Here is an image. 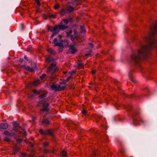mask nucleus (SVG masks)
Wrapping results in <instances>:
<instances>
[{
	"label": "nucleus",
	"instance_id": "f257e3e1",
	"mask_svg": "<svg viewBox=\"0 0 157 157\" xmlns=\"http://www.w3.org/2000/svg\"><path fill=\"white\" fill-rule=\"evenodd\" d=\"M156 34L157 22L151 29L150 33L144 38V41L147 44L141 45L140 48L132 55L131 58L132 60L135 62H137L141 59L147 58L148 52L157 43V41L154 38Z\"/></svg>",
	"mask_w": 157,
	"mask_h": 157
},
{
	"label": "nucleus",
	"instance_id": "f03ea898",
	"mask_svg": "<svg viewBox=\"0 0 157 157\" xmlns=\"http://www.w3.org/2000/svg\"><path fill=\"white\" fill-rule=\"evenodd\" d=\"M46 96V92L44 91L42 93L39 97V105H42V109L40 111V113L41 114L44 113H47L48 112V107L49 104L46 103L48 99L45 98Z\"/></svg>",
	"mask_w": 157,
	"mask_h": 157
},
{
	"label": "nucleus",
	"instance_id": "7ed1b4c3",
	"mask_svg": "<svg viewBox=\"0 0 157 157\" xmlns=\"http://www.w3.org/2000/svg\"><path fill=\"white\" fill-rule=\"evenodd\" d=\"M61 36L59 35L57 38H55L54 39L53 43L55 44V46H58L59 47V51L61 52L63 50V44L62 43H59L57 42V40H60L61 38Z\"/></svg>",
	"mask_w": 157,
	"mask_h": 157
},
{
	"label": "nucleus",
	"instance_id": "20e7f679",
	"mask_svg": "<svg viewBox=\"0 0 157 157\" xmlns=\"http://www.w3.org/2000/svg\"><path fill=\"white\" fill-rule=\"evenodd\" d=\"M68 21L66 19L63 20L61 22L60 24L56 26L58 27V29L60 30H63L66 29L67 27L66 25L68 23Z\"/></svg>",
	"mask_w": 157,
	"mask_h": 157
},
{
	"label": "nucleus",
	"instance_id": "39448f33",
	"mask_svg": "<svg viewBox=\"0 0 157 157\" xmlns=\"http://www.w3.org/2000/svg\"><path fill=\"white\" fill-rule=\"evenodd\" d=\"M51 88L56 91H60L65 89L64 86H60L58 84H53L51 86Z\"/></svg>",
	"mask_w": 157,
	"mask_h": 157
},
{
	"label": "nucleus",
	"instance_id": "423d86ee",
	"mask_svg": "<svg viewBox=\"0 0 157 157\" xmlns=\"http://www.w3.org/2000/svg\"><path fill=\"white\" fill-rule=\"evenodd\" d=\"M57 69V67L56 66L55 63H52L49 67L48 70V72L51 74H53L55 72Z\"/></svg>",
	"mask_w": 157,
	"mask_h": 157
},
{
	"label": "nucleus",
	"instance_id": "0eeeda50",
	"mask_svg": "<svg viewBox=\"0 0 157 157\" xmlns=\"http://www.w3.org/2000/svg\"><path fill=\"white\" fill-rule=\"evenodd\" d=\"M40 132L42 135H52V131L50 130H43L41 129L40 130Z\"/></svg>",
	"mask_w": 157,
	"mask_h": 157
},
{
	"label": "nucleus",
	"instance_id": "6e6552de",
	"mask_svg": "<svg viewBox=\"0 0 157 157\" xmlns=\"http://www.w3.org/2000/svg\"><path fill=\"white\" fill-rule=\"evenodd\" d=\"M75 73V71H72L71 72H67V73H65V74H67V81H66L65 80H63L62 82H60V83H66L68 80V78H70L71 75V74H73V73Z\"/></svg>",
	"mask_w": 157,
	"mask_h": 157
},
{
	"label": "nucleus",
	"instance_id": "1a4fd4ad",
	"mask_svg": "<svg viewBox=\"0 0 157 157\" xmlns=\"http://www.w3.org/2000/svg\"><path fill=\"white\" fill-rule=\"evenodd\" d=\"M77 51V50L73 46L71 45L68 51V52L71 54H74Z\"/></svg>",
	"mask_w": 157,
	"mask_h": 157
},
{
	"label": "nucleus",
	"instance_id": "9d476101",
	"mask_svg": "<svg viewBox=\"0 0 157 157\" xmlns=\"http://www.w3.org/2000/svg\"><path fill=\"white\" fill-rule=\"evenodd\" d=\"M16 132H18L19 133L22 134L24 137H25L26 134V133L25 131L21 128H19L17 130Z\"/></svg>",
	"mask_w": 157,
	"mask_h": 157
},
{
	"label": "nucleus",
	"instance_id": "9b49d317",
	"mask_svg": "<svg viewBox=\"0 0 157 157\" xmlns=\"http://www.w3.org/2000/svg\"><path fill=\"white\" fill-rule=\"evenodd\" d=\"M59 29H58V26H55L54 28V32L53 33V34L51 35V37L52 38L55 35L57 34L59 32Z\"/></svg>",
	"mask_w": 157,
	"mask_h": 157
},
{
	"label": "nucleus",
	"instance_id": "f8f14e48",
	"mask_svg": "<svg viewBox=\"0 0 157 157\" xmlns=\"http://www.w3.org/2000/svg\"><path fill=\"white\" fill-rule=\"evenodd\" d=\"M59 29H58V26H55L54 28V32L53 33V34L51 35V37L52 38L55 35L57 34L59 32Z\"/></svg>",
	"mask_w": 157,
	"mask_h": 157
},
{
	"label": "nucleus",
	"instance_id": "ddd939ff",
	"mask_svg": "<svg viewBox=\"0 0 157 157\" xmlns=\"http://www.w3.org/2000/svg\"><path fill=\"white\" fill-rule=\"evenodd\" d=\"M59 29H58V26H55L54 28V32L53 33V34L51 35V37L52 38L55 35L57 34L59 32Z\"/></svg>",
	"mask_w": 157,
	"mask_h": 157
},
{
	"label": "nucleus",
	"instance_id": "4468645a",
	"mask_svg": "<svg viewBox=\"0 0 157 157\" xmlns=\"http://www.w3.org/2000/svg\"><path fill=\"white\" fill-rule=\"evenodd\" d=\"M72 33V31L71 30L69 31L67 33V36L68 37H69L70 36L71 40L74 43V40H75L74 37L73 35H71Z\"/></svg>",
	"mask_w": 157,
	"mask_h": 157
},
{
	"label": "nucleus",
	"instance_id": "2eb2a0df",
	"mask_svg": "<svg viewBox=\"0 0 157 157\" xmlns=\"http://www.w3.org/2000/svg\"><path fill=\"white\" fill-rule=\"evenodd\" d=\"M8 127V125L6 123H2L0 124V128L6 129Z\"/></svg>",
	"mask_w": 157,
	"mask_h": 157
},
{
	"label": "nucleus",
	"instance_id": "dca6fc26",
	"mask_svg": "<svg viewBox=\"0 0 157 157\" xmlns=\"http://www.w3.org/2000/svg\"><path fill=\"white\" fill-rule=\"evenodd\" d=\"M4 134L6 136H13L15 135V134L13 133H10L7 131H5L4 132Z\"/></svg>",
	"mask_w": 157,
	"mask_h": 157
},
{
	"label": "nucleus",
	"instance_id": "f3484780",
	"mask_svg": "<svg viewBox=\"0 0 157 157\" xmlns=\"http://www.w3.org/2000/svg\"><path fill=\"white\" fill-rule=\"evenodd\" d=\"M60 157H67V154L66 151H63L60 154Z\"/></svg>",
	"mask_w": 157,
	"mask_h": 157
},
{
	"label": "nucleus",
	"instance_id": "a211bd4d",
	"mask_svg": "<svg viewBox=\"0 0 157 157\" xmlns=\"http://www.w3.org/2000/svg\"><path fill=\"white\" fill-rule=\"evenodd\" d=\"M77 64L78 66L79 67L82 68L83 67V63L82 62V61L78 60Z\"/></svg>",
	"mask_w": 157,
	"mask_h": 157
},
{
	"label": "nucleus",
	"instance_id": "6ab92c4d",
	"mask_svg": "<svg viewBox=\"0 0 157 157\" xmlns=\"http://www.w3.org/2000/svg\"><path fill=\"white\" fill-rule=\"evenodd\" d=\"M50 121L48 120V119L44 120L42 121V124H48L50 123Z\"/></svg>",
	"mask_w": 157,
	"mask_h": 157
},
{
	"label": "nucleus",
	"instance_id": "aec40b11",
	"mask_svg": "<svg viewBox=\"0 0 157 157\" xmlns=\"http://www.w3.org/2000/svg\"><path fill=\"white\" fill-rule=\"evenodd\" d=\"M67 10L66 9H62L60 12V14L61 16H63L66 13H67Z\"/></svg>",
	"mask_w": 157,
	"mask_h": 157
},
{
	"label": "nucleus",
	"instance_id": "412c9836",
	"mask_svg": "<svg viewBox=\"0 0 157 157\" xmlns=\"http://www.w3.org/2000/svg\"><path fill=\"white\" fill-rule=\"evenodd\" d=\"M33 92L34 94L36 95H39L42 93V92L41 91H38L36 90H33Z\"/></svg>",
	"mask_w": 157,
	"mask_h": 157
},
{
	"label": "nucleus",
	"instance_id": "4be33fe9",
	"mask_svg": "<svg viewBox=\"0 0 157 157\" xmlns=\"http://www.w3.org/2000/svg\"><path fill=\"white\" fill-rule=\"evenodd\" d=\"M47 51L49 53H52L54 54L56 53L51 48H49L48 49Z\"/></svg>",
	"mask_w": 157,
	"mask_h": 157
},
{
	"label": "nucleus",
	"instance_id": "5701e85b",
	"mask_svg": "<svg viewBox=\"0 0 157 157\" xmlns=\"http://www.w3.org/2000/svg\"><path fill=\"white\" fill-rule=\"evenodd\" d=\"M40 83V80L37 79L36 80L34 81L33 82V84L35 86H37Z\"/></svg>",
	"mask_w": 157,
	"mask_h": 157
},
{
	"label": "nucleus",
	"instance_id": "b1692460",
	"mask_svg": "<svg viewBox=\"0 0 157 157\" xmlns=\"http://www.w3.org/2000/svg\"><path fill=\"white\" fill-rule=\"evenodd\" d=\"M62 42L65 46H67L69 44V41L67 40H65L63 41H62Z\"/></svg>",
	"mask_w": 157,
	"mask_h": 157
},
{
	"label": "nucleus",
	"instance_id": "393cba45",
	"mask_svg": "<svg viewBox=\"0 0 157 157\" xmlns=\"http://www.w3.org/2000/svg\"><path fill=\"white\" fill-rule=\"evenodd\" d=\"M25 69L28 71H31L32 69H31L29 66H23Z\"/></svg>",
	"mask_w": 157,
	"mask_h": 157
},
{
	"label": "nucleus",
	"instance_id": "a878e982",
	"mask_svg": "<svg viewBox=\"0 0 157 157\" xmlns=\"http://www.w3.org/2000/svg\"><path fill=\"white\" fill-rule=\"evenodd\" d=\"M74 32L75 37L76 38V37L78 36V33L76 29H74Z\"/></svg>",
	"mask_w": 157,
	"mask_h": 157
},
{
	"label": "nucleus",
	"instance_id": "bb28decb",
	"mask_svg": "<svg viewBox=\"0 0 157 157\" xmlns=\"http://www.w3.org/2000/svg\"><path fill=\"white\" fill-rule=\"evenodd\" d=\"M73 9L74 8L72 7L71 6H69L68 7L67 10V11H69V12H71L73 10Z\"/></svg>",
	"mask_w": 157,
	"mask_h": 157
},
{
	"label": "nucleus",
	"instance_id": "cd10ccee",
	"mask_svg": "<svg viewBox=\"0 0 157 157\" xmlns=\"http://www.w3.org/2000/svg\"><path fill=\"white\" fill-rule=\"evenodd\" d=\"M46 61H48V62H50L52 60L50 56H48V57L46 58Z\"/></svg>",
	"mask_w": 157,
	"mask_h": 157
},
{
	"label": "nucleus",
	"instance_id": "c85d7f7f",
	"mask_svg": "<svg viewBox=\"0 0 157 157\" xmlns=\"http://www.w3.org/2000/svg\"><path fill=\"white\" fill-rule=\"evenodd\" d=\"M82 114H84L85 116H86L87 111L86 110L83 109L82 111Z\"/></svg>",
	"mask_w": 157,
	"mask_h": 157
},
{
	"label": "nucleus",
	"instance_id": "c756f323",
	"mask_svg": "<svg viewBox=\"0 0 157 157\" xmlns=\"http://www.w3.org/2000/svg\"><path fill=\"white\" fill-rule=\"evenodd\" d=\"M80 28L81 30V32H82L84 33L85 32V30L84 27L83 26H80Z\"/></svg>",
	"mask_w": 157,
	"mask_h": 157
},
{
	"label": "nucleus",
	"instance_id": "7c9ffc66",
	"mask_svg": "<svg viewBox=\"0 0 157 157\" xmlns=\"http://www.w3.org/2000/svg\"><path fill=\"white\" fill-rule=\"evenodd\" d=\"M48 144V142H45L43 144V146L44 147H47Z\"/></svg>",
	"mask_w": 157,
	"mask_h": 157
},
{
	"label": "nucleus",
	"instance_id": "2f4dec72",
	"mask_svg": "<svg viewBox=\"0 0 157 157\" xmlns=\"http://www.w3.org/2000/svg\"><path fill=\"white\" fill-rule=\"evenodd\" d=\"M138 122V121L137 120L133 122V125L136 126L138 125V124H137V122Z\"/></svg>",
	"mask_w": 157,
	"mask_h": 157
},
{
	"label": "nucleus",
	"instance_id": "473e14b6",
	"mask_svg": "<svg viewBox=\"0 0 157 157\" xmlns=\"http://www.w3.org/2000/svg\"><path fill=\"white\" fill-rule=\"evenodd\" d=\"M13 126L15 127H17L19 125L16 122H14L13 123Z\"/></svg>",
	"mask_w": 157,
	"mask_h": 157
},
{
	"label": "nucleus",
	"instance_id": "72a5a7b5",
	"mask_svg": "<svg viewBox=\"0 0 157 157\" xmlns=\"http://www.w3.org/2000/svg\"><path fill=\"white\" fill-rule=\"evenodd\" d=\"M24 140V139H23L22 140L21 139V138H20L18 139H17L16 140L17 142V143H20L22 141V140Z\"/></svg>",
	"mask_w": 157,
	"mask_h": 157
},
{
	"label": "nucleus",
	"instance_id": "f704fd0d",
	"mask_svg": "<svg viewBox=\"0 0 157 157\" xmlns=\"http://www.w3.org/2000/svg\"><path fill=\"white\" fill-rule=\"evenodd\" d=\"M59 7V5L58 4L55 5L54 6V8L55 9H57V8H58Z\"/></svg>",
	"mask_w": 157,
	"mask_h": 157
},
{
	"label": "nucleus",
	"instance_id": "c9c22d12",
	"mask_svg": "<svg viewBox=\"0 0 157 157\" xmlns=\"http://www.w3.org/2000/svg\"><path fill=\"white\" fill-rule=\"evenodd\" d=\"M46 76V75L45 74H43L40 77V79L42 80Z\"/></svg>",
	"mask_w": 157,
	"mask_h": 157
},
{
	"label": "nucleus",
	"instance_id": "e433bc0d",
	"mask_svg": "<svg viewBox=\"0 0 157 157\" xmlns=\"http://www.w3.org/2000/svg\"><path fill=\"white\" fill-rule=\"evenodd\" d=\"M91 55H92V54H91L90 52H89L88 53L86 54H85V56H91Z\"/></svg>",
	"mask_w": 157,
	"mask_h": 157
},
{
	"label": "nucleus",
	"instance_id": "4c0bfd02",
	"mask_svg": "<svg viewBox=\"0 0 157 157\" xmlns=\"http://www.w3.org/2000/svg\"><path fill=\"white\" fill-rule=\"evenodd\" d=\"M4 140L6 141H10L9 138L8 137H6L4 138Z\"/></svg>",
	"mask_w": 157,
	"mask_h": 157
},
{
	"label": "nucleus",
	"instance_id": "58836bf2",
	"mask_svg": "<svg viewBox=\"0 0 157 157\" xmlns=\"http://www.w3.org/2000/svg\"><path fill=\"white\" fill-rule=\"evenodd\" d=\"M36 2L37 4V5H38V6H40V4L39 2V0H36Z\"/></svg>",
	"mask_w": 157,
	"mask_h": 157
},
{
	"label": "nucleus",
	"instance_id": "ea45409f",
	"mask_svg": "<svg viewBox=\"0 0 157 157\" xmlns=\"http://www.w3.org/2000/svg\"><path fill=\"white\" fill-rule=\"evenodd\" d=\"M90 47L93 48L94 47V45L91 43H90L89 44Z\"/></svg>",
	"mask_w": 157,
	"mask_h": 157
},
{
	"label": "nucleus",
	"instance_id": "a19ab883",
	"mask_svg": "<svg viewBox=\"0 0 157 157\" xmlns=\"http://www.w3.org/2000/svg\"><path fill=\"white\" fill-rule=\"evenodd\" d=\"M55 17H56V15H52L50 16V17L51 18H54Z\"/></svg>",
	"mask_w": 157,
	"mask_h": 157
},
{
	"label": "nucleus",
	"instance_id": "79ce46f5",
	"mask_svg": "<svg viewBox=\"0 0 157 157\" xmlns=\"http://www.w3.org/2000/svg\"><path fill=\"white\" fill-rule=\"evenodd\" d=\"M24 58L26 60L28 61L29 60L26 55L24 56Z\"/></svg>",
	"mask_w": 157,
	"mask_h": 157
},
{
	"label": "nucleus",
	"instance_id": "37998d69",
	"mask_svg": "<svg viewBox=\"0 0 157 157\" xmlns=\"http://www.w3.org/2000/svg\"><path fill=\"white\" fill-rule=\"evenodd\" d=\"M44 152L45 153H48L49 152L47 150H44Z\"/></svg>",
	"mask_w": 157,
	"mask_h": 157
},
{
	"label": "nucleus",
	"instance_id": "c03bdc74",
	"mask_svg": "<svg viewBox=\"0 0 157 157\" xmlns=\"http://www.w3.org/2000/svg\"><path fill=\"white\" fill-rule=\"evenodd\" d=\"M96 71L95 70H93L92 71V74H94L95 73Z\"/></svg>",
	"mask_w": 157,
	"mask_h": 157
},
{
	"label": "nucleus",
	"instance_id": "a18cd8bd",
	"mask_svg": "<svg viewBox=\"0 0 157 157\" xmlns=\"http://www.w3.org/2000/svg\"><path fill=\"white\" fill-rule=\"evenodd\" d=\"M32 119L33 121H35L36 120V118L35 117H33Z\"/></svg>",
	"mask_w": 157,
	"mask_h": 157
},
{
	"label": "nucleus",
	"instance_id": "49530a36",
	"mask_svg": "<svg viewBox=\"0 0 157 157\" xmlns=\"http://www.w3.org/2000/svg\"><path fill=\"white\" fill-rule=\"evenodd\" d=\"M140 122H141L142 123H143L144 122H143V121L142 119H140Z\"/></svg>",
	"mask_w": 157,
	"mask_h": 157
},
{
	"label": "nucleus",
	"instance_id": "de8ad7c7",
	"mask_svg": "<svg viewBox=\"0 0 157 157\" xmlns=\"http://www.w3.org/2000/svg\"><path fill=\"white\" fill-rule=\"evenodd\" d=\"M52 28V27H49L48 28V30H51V29Z\"/></svg>",
	"mask_w": 157,
	"mask_h": 157
},
{
	"label": "nucleus",
	"instance_id": "09e8293b",
	"mask_svg": "<svg viewBox=\"0 0 157 157\" xmlns=\"http://www.w3.org/2000/svg\"><path fill=\"white\" fill-rule=\"evenodd\" d=\"M21 25L23 27H24V25L23 24H21Z\"/></svg>",
	"mask_w": 157,
	"mask_h": 157
},
{
	"label": "nucleus",
	"instance_id": "8fccbe9b",
	"mask_svg": "<svg viewBox=\"0 0 157 157\" xmlns=\"http://www.w3.org/2000/svg\"><path fill=\"white\" fill-rule=\"evenodd\" d=\"M115 107H116V109H117V108H118V106H115Z\"/></svg>",
	"mask_w": 157,
	"mask_h": 157
},
{
	"label": "nucleus",
	"instance_id": "3c124183",
	"mask_svg": "<svg viewBox=\"0 0 157 157\" xmlns=\"http://www.w3.org/2000/svg\"><path fill=\"white\" fill-rule=\"evenodd\" d=\"M20 61H21V62H22V60H21V59H20Z\"/></svg>",
	"mask_w": 157,
	"mask_h": 157
},
{
	"label": "nucleus",
	"instance_id": "603ef678",
	"mask_svg": "<svg viewBox=\"0 0 157 157\" xmlns=\"http://www.w3.org/2000/svg\"><path fill=\"white\" fill-rule=\"evenodd\" d=\"M117 106H118V105H119L118 104H117Z\"/></svg>",
	"mask_w": 157,
	"mask_h": 157
}]
</instances>
